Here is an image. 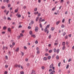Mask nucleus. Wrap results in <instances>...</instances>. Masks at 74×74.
I'll list each match as a JSON object with an SVG mask.
<instances>
[{
	"instance_id": "f257e3e1",
	"label": "nucleus",
	"mask_w": 74,
	"mask_h": 74,
	"mask_svg": "<svg viewBox=\"0 0 74 74\" xmlns=\"http://www.w3.org/2000/svg\"><path fill=\"white\" fill-rule=\"evenodd\" d=\"M38 27H36L35 29V32H38Z\"/></svg>"
},
{
	"instance_id": "f03ea898",
	"label": "nucleus",
	"mask_w": 74,
	"mask_h": 74,
	"mask_svg": "<svg viewBox=\"0 0 74 74\" xmlns=\"http://www.w3.org/2000/svg\"><path fill=\"white\" fill-rule=\"evenodd\" d=\"M45 32H47V34H48V33H49V31H48V29H47V28H46L45 29Z\"/></svg>"
},
{
	"instance_id": "7ed1b4c3",
	"label": "nucleus",
	"mask_w": 74,
	"mask_h": 74,
	"mask_svg": "<svg viewBox=\"0 0 74 74\" xmlns=\"http://www.w3.org/2000/svg\"><path fill=\"white\" fill-rule=\"evenodd\" d=\"M53 66V64H52L50 66V69L52 68Z\"/></svg>"
},
{
	"instance_id": "20e7f679",
	"label": "nucleus",
	"mask_w": 74,
	"mask_h": 74,
	"mask_svg": "<svg viewBox=\"0 0 74 74\" xmlns=\"http://www.w3.org/2000/svg\"><path fill=\"white\" fill-rule=\"evenodd\" d=\"M60 21H57L56 23V25H59V23H60Z\"/></svg>"
},
{
	"instance_id": "39448f33",
	"label": "nucleus",
	"mask_w": 74,
	"mask_h": 74,
	"mask_svg": "<svg viewBox=\"0 0 74 74\" xmlns=\"http://www.w3.org/2000/svg\"><path fill=\"white\" fill-rule=\"evenodd\" d=\"M55 72V71H53L51 72L50 73V74H53Z\"/></svg>"
},
{
	"instance_id": "423d86ee",
	"label": "nucleus",
	"mask_w": 74,
	"mask_h": 74,
	"mask_svg": "<svg viewBox=\"0 0 74 74\" xmlns=\"http://www.w3.org/2000/svg\"><path fill=\"white\" fill-rule=\"evenodd\" d=\"M18 18H20V17H21V14H17L16 15V16H18Z\"/></svg>"
},
{
	"instance_id": "0eeeda50",
	"label": "nucleus",
	"mask_w": 74,
	"mask_h": 74,
	"mask_svg": "<svg viewBox=\"0 0 74 74\" xmlns=\"http://www.w3.org/2000/svg\"><path fill=\"white\" fill-rule=\"evenodd\" d=\"M31 37H34V38H36V35L33 34L31 35Z\"/></svg>"
},
{
	"instance_id": "6e6552de",
	"label": "nucleus",
	"mask_w": 74,
	"mask_h": 74,
	"mask_svg": "<svg viewBox=\"0 0 74 74\" xmlns=\"http://www.w3.org/2000/svg\"><path fill=\"white\" fill-rule=\"evenodd\" d=\"M49 26H50L49 25H47L46 27V28L47 29H48V28L49 27Z\"/></svg>"
},
{
	"instance_id": "1a4fd4ad",
	"label": "nucleus",
	"mask_w": 74,
	"mask_h": 74,
	"mask_svg": "<svg viewBox=\"0 0 74 74\" xmlns=\"http://www.w3.org/2000/svg\"><path fill=\"white\" fill-rule=\"evenodd\" d=\"M34 22V21H32L30 24H29V25H30V24H31V25H32V24H33Z\"/></svg>"
},
{
	"instance_id": "9d476101",
	"label": "nucleus",
	"mask_w": 74,
	"mask_h": 74,
	"mask_svg": "<svg viewBox=\"0 0 74 74\" xmlns=\"http://www.w3.org/2000/svg\"><path fill=\"white\" fill-rule=\"evenodd\" d=\"M8 32H11V29H10V28H9L8 29Z\"/></svg>"
},
{
	"instance_id": "9b49d317",
	"label": "nucleus",
	"mask_w": 74,
	"mask_h": 74,
	"mask_svg": "<svg viewBox=\"0 0 74 74\" xmlns=\"http://www.w3.org/2000/svg\"><path fill=\"white\" fill-rule=\"evenodd\" d=\"M36 73V71L34 70H32V74H34Z\"/></svg>"
},
{
	"instance_id": "f8f14e48",
	"label": "nucleus",
	"mask_w": 74,
	"mask_h": 74,
	"mask_svg": "<svg viewBox=\"0 0 74 74\" xmlns=\"http://www.w3.org/2000/svg\"><path fill=\"white\" fill-rule=\"evenodd\" d=\"M38 14V12H34V15H37V14Z\"/></svg>"
},
{
	"instance_id": "ddd939ff",
	"label": "nucleus",
	"mask_w": 74,
	"mask_h": 74,
	"mask_svg": "<svg viewBox=\"0 0 74 74\" xmlns=\"http://www.w3.org/2000/svg\"><path fill=\"white\" fill-rule=\"evenodd\" d=\"M29 34H30L31 35H32V34H33L32 31H30L29 32Z\"/></svg>"
},
{
	"instance_id": "4468645a",
	"label": "nucleus",
	"mask_w": 74,
	"mask_h": 74,
	"mask_svg": "<svg viewBox=\"0 0 74 74\" xmlns=\"http://www.w3.org/2000/svg\"><path fill=\"white\" fill-rule=\"evenodd\" d=\"M61 64V62H60L58 64V67H60V64Z\"/></svg>"
},
{
	"instance_id": "2eb2a0df",
	"label": "nucleus",
	"mask_w": 74,
	"mask_h": 74,
	"mask_svg": "<svg viewBox=\"0 0 74 74\" xmlns=\"http://www.w3.org/2000/svg\"><path fill=\"white\" fill-rule=\"evenodd\" d=\"M61 27L62 28H64V25L63 24H62L61 25Z\"/></svg>"
},
{
	"instance_id": "dca6fc26",
	"label": "nucleus",
	"mask_w": 74,
	"mask_h": 74,
	"mask_svg": "<svg viewBox=\"0 0 74 74\" xmlns=\"http://www.w3.org/2000/svg\"><path fill=\"white\" fill-rule=\"evenodd\" d=\"M65 45V42H62V45Z\"/></svg>"
},
{
	"instance_id": "f3484780",
	"label": "nucleus",
	"mask_w": 74,
	"mask_h": 74,
	"mask_svg": "<svg viewBox=\"0 0 74 74\" xmlns=\"http://www.w3.org/2000/svg\"><path fill=\"white\" fill-rule=\"evenodd\" d=\"M39 16H38L36 20V21H38V19H39Z\"/></svg>"
},
{
	"instance_id": "a211bd4d",
	"label": "nucleus",
	"mask_w": 74,
	"mask_h": 74,
	"mask_svg": "<svg viewBox=\"0 0 74 74\" xmlns=\"http://www.w3.org/2000/svg\"><path fill=\"white\" fill-rule=\"evenodd\" d=\"M43 59L44 60H47V58L46 57H44L43 58Z\"/></svg>"
},
{
	"instance_id": "6ab92c4d",
	"label": "nucleus",
	"mask_w": 74,
	"mask_h": 74,
	"mask_svg": "<svg viewBox=\"0 0 74 74\" xmlns=\"http://www.w3.org/2000/svg\"><path fill=\"white\" fill-rule=\"evenodd\" d=\"M41 68L42 70H44L45 69V67L44 66H42L41 67Z\"/></svg>"
},
{
	"instance_id": "aec40b11",
	"label": "nucleus",
	"mask_w": 74,
	"mask_h": 74,
	"mask_svg": "<svg viewBox=\"0 0 74 74\" xmlns=\"http://www.w3.org/2000/svg\"><path fill=\"white\" fill-rule=\"evenodd\" d=\"M34 10L35 11H37V8H35Z\"/></svg>"
},
{
	"instance_id": "412c9836",
	"label": "nucleus",
	"mask_w": 74,
	"mask_h": 74,
	"mask_svg": "<svg viewBox=\"0 0 74 74\" xmlns=\"http://www.w3.org/2000/svg\"><path fill=\"white\" fill-rule=\"evenodd\" d=\"M60 51V50H59V49H57V53H59V52Z\"/></svg>"
},
{
	"instance_id": "4be33fe9",
	"label": "nucleus",
	"mask_w": 74,
	"mask_h": 74,
	"mask_svg": "<svg viewBox=\"0 0 74 74\" xmlns=\"http://www.w3.org/2000/svg\"><path fill=\"white\" fill-rule=\"evenodd\" d=\"M65 21V19H64H64H63V20H62V23H64V22Z\"/></svg>"
},
{
	"instance_id": "5701e85b",
	"label": "nucleus",
	"mask_w": 74,
	"mask_h": 74,
	"mask_svg": "<svg viewBox=\"0 0 74 74\" xmlns=\"http://www.w3.org/2000/svg\"><path fill=\"white\" fill-rule=\"evenodd\" d=\"M42 20V18L41 17L39 19V23L41 22V21Z\"/></svg>"
},
{
	"instance_id": "b1692460",
	"label": "nucleus",
	"mask_w": 74,
	"mask_h": 74,
	"mask_svg": "<svg viewBox=\"0 0 74 74\" xmlns=\"http://www.w3.org/2000/svg\"><path fill=\"white\" fill-rule=\"evenodd\" d=\"M65 46H64L62 48V49H63V50H64V49H65Z\"/></svg>"
},
{
	"instance_id": "393cba45",
	"label": "nucleus",
	"mask_w": 74,
	"mask_h": 74,
	"mask_svg": "<svg viewBox=\"0 0 74 74\" xmlns=\"http://www.w3.org/2000/svg\"><path fill=\"white\" fill-rule=\"evenodd\" d=\"M54 29H55V28H54L53 27H52L51 28V30L52 31H53V30H54Z\"/></svg>"
},
{
	"instance_id": "a878e982",
	"label": "nucleus",
	"mask_w": 74,
	"mask_h": 74,
	"mask_svg": "<svg viewBox=\"0 0 74 74\" xmlns=\"http://www.w3.org/2000/svg\"><path fill=\"white\" fill-rule=\"evenodd\" d=\"M10 45V48H13V45Z\"/></svg>"
},
{
	"instance_id": "bb28decb",
	"label": "nucleus",
	"mask_w": 74,
	"mask_h": 74,
	"mask_svg": "<svg viewBox=\"0 0 74 74\" xmlns=\"http://www.w3.org/2000/svg\"><path fill=\"white\" fill-rule=\"evenodd\" d=\"M17 38L18 39H20V38H21V36H17Z\"/></svg>"
},
{
	"instance_id": "cd10ccee",
	"label": "nucleus",
	"mask_w": 74,
	"mask_h": 74,
	"mask_svg": "<svg viewBox=\"0 0 74 74\" xmlns=\"http://www.w3.org/2000/svg\"><path fill=\"white\" fill-rule=\"evenodd\" d=\"M52 52V50H50L49 51V53H51Z\"/></svg>"
},
{
	"instance_id": "c85d7f7f",
	"label": "nucleus",
	"mask_w": 74,
	"mask_h": 74,
	"mask_svg": "<svg viewBox=\"0 0 74 74\" xmlns=\"http://www.w3.org/2000/svg\"><path fill=\"white\" fill-rule=\"evenodd\" d=\"M1 8L2 9H4V8H5V7L4 6H2L1 7Z\"/></svg>"
},
{
	"instance_id": "c756f323",
	"label": "nucleus",
	"mask_w": 74,
	"mask_h": 74,
	"mask_svg": "<svg viewBox=\"0 0 74 74\" xmlns=\"http://www.w3.org/2000/svg\"><path fill=\"white\" fill-rule=\"evenodd\" d=\"M16 51H17V52H18V51H19V48H17V49H16Z\"/></svg>"
},
{
	"instance_id": "7c9ffc66",
	"label": "nucleus",
	"mask_w": 74,
	"mask_h": 74,
	"mask_svg": "<svg viewBox=\"0 0 74 74\" xmlns=\"http://www.w3.org/2000/svg\"><path fill=\"white\" fill-rule=\"evenodd\" d=\"M55 8H56V7H55V8H53L52 9V11H54V10H55Z\"/></svg>"
},
{
	"instance_id": "2f4dec72",
	"label": "nucleus",
	"mask_w": 74,
	"mask_h": 74,
	"mask_svg": "<svg viewBox=\"0 0 74 74\" xmlns=\"http://www.w3.org/2000/svg\"><path fill=\"white\" fill-rule=\"evenodd\" d=\"M3 29L4 30H5V29H7V27H4L3 28Z\"/></svg>"
},
{
	"instance_id": "473e14b6",
	"label": "nucleus",
	"mask_w": 74,
	"mask_h": 74,
	"mask_svg": "<svg viewBox=\"0 0 74 74\" xmlns=\"http://www.w3.org/2000/svg\"><path fill=\"white\" fill-rule=\"evenodd\" d=\"M8 20H10V21L11 20V18H10V17H8Z\"/></svg>"
},
{
	"instance_id": "72a5a7b5",
	"label": "nucleus",
	"mask_w": 74,
	"mask_h": 74,
	"mask_svg": "<svg viewBox=\"0 0 74 74\" xmlns=\"http://www.w3.org/2000/svg\"><path fill=\"white\" fill-rule=\"evenodd\" d=\"M40 27H41V28H42V25H41V24H40Z\"/></svg>"
},
{
	"instance_id": "f704fd0d",
	"label": "nucleus",
	"mask_w": 74,
	"mask_h": 74,
	"mask_svg": "<svg viewBox=\"0 0 74 74\" xmlns=\"http://www.w3.org/2000/svg\"><path fill=\"white\" fill-rule=\"evenodd\" d=\"M20 74H24V72H23V71H21V72H20Z\"/></svg>"
},
{
	"instance_id": "c9c22d12",
	"label": "nucleus",
	"mask_w": 74,
	"mask_h": 74,
	"mask_svg": "<svg viewBox=\"0 0 74 74\" xmlns=\"http://www.w3.org/2000/svg\"><path fill=\"white\" fill-rule=\"evenodd\" d=\"M54 51L55 52H56V49H54Z\"/></svg>"
},
{
	"instance_id": "e433bc0d",
	"label": "nucleus",
	"mask_w": 74,
	"mask_h": 74,
	"mask_svg": "<svg viewBox=\"0 0 74 74\" xmlns=\"http://www.w3.org/2000/svg\"><path fill=\"white\" fill-rule=\"evenodd\" d=\"M51 57L50 56H49L48 57V59H50Z\"/></svg>"
},
{
	"instance_id": "4c0bfd02",
	"label": "nucleus",
	"mask_w": 74,
	"mask_h": 74,
	"mask_svg": "<svg viewBox=\"0 0 74 74\" xmlns=\"http://www.w3.org/2000/svg\"><path fill=\"white\" fill-rule=\"evenodd\" d=\"M69 65H67L66 67V69H69Z\"/></svg>"
},
{
	"instance_id": "58836bf2",
	"label": "nucleus",
	"mask_w": 74,
	"mask_h": 74,
	"mask_svg": "<svg viewBox=\"0 0 74 74\" xmlns=\"http://www.w3.org/2000/svg\"><path fill=\"white\" fill-rule=\"evenodd\" d=\"M71 18H70L69 19V24H70V21H71Z\"/></svg>"
},
{
	"instance_id": "ea45409f",
	"label": "nucleus",
	"mask_w": 74,
	"mask_h": 74,
	"mask_svg": "<svg viewBox=\"0 0 74 74\" xmlns=\"http://www.w3.org/2000/svg\"><path fill=\"white\" fill-rule=\"evenodd\" d=\"M49 38L50 39L51 38V35H50L49 36Z\"/></svg>"
},
{
	"instance_id": "a19ab883",
	"label": "nucleus",
	"mask_w": 74,
	"mask_h": 74,
	"mask_svg": "<svg viewBox=\"0 0 74 74\" xmlns=\"http://www.w3.org/2000/svg\"><path fill=\"white\" fill-rule=\"evenodd\" d=\"M66 45H69V42L68 41H66Z\"/></svg>"
},
{
	"instance_id": "79ce46f5",
	"label": "nucleus",
	"mask_w": 74,
	"mask_h": 74,
	"mask_svg": "<svg viewBox=\"0 0 74 74\" xmlns=\"http://www.w3.org/2000/svg\"><path fill=\"white\" fill-rule=\"evenodd\" d=\"M68 38V36H65V39H67V38Z\"/></svg>"
},
{
	"instance_id": "37998d69",
	"label": "nucleus",
	"mask_w": 74,
	"mask_h": 74,
	"mask_svg": "<svg viewBox=\"0 0 74 74\" xmlns=\"http://www.w3.org/2000/svg\"><path fill=\"white\" fill-rule=\"evenodd\" d=\"M27 66H30V64H29V63H28L27 64Z\"/></svg>"
},
{
	"instance_id": "c03bdc74",
	"label": "nucleus",
	"mask_w": 74,
	"mask_h": 74,
	"mask_svg": "<svg viewBox=\"0 0 74 74\" xmlns=\"http://www.w3.org/2000/svg\"><path fill=\"white\" fill-rule=\"evenodd\" d=\"M66 34V32H64V33H63V35L64 36H65V35Z\"/></svg>"
},
{
	"instance_id": "a18cd8bd",
	"label": "nucleus",
	"mask_w": 74,
	"mask_h": 74,
	"mask_svg": "<svg viewBox=\"0 0 74 74\" xmlns=\"http://www.w3.org/2000/svg\"><path fill=\"white\" fill-rule=\"evenodd\" d=\"M56 58L57 59H58V60L59 59V56H56Z\"/></svg>"
},
{
	"instance_id": "49530a36",
	"label": "nucleus",
	"mask_w": 74,
	"mask_h": 74,
	"mask_svg": "<svg viewBox=\"0 0 74 74\" xmlns=\"http://www.w3.org/2000/svg\"><path fill=\"white\" fill-rule=\"evenodd\" d=\"M5 57L6 59H7H7H8V56H5Z\"/></svg>"
},
{
	"instance_id": "de8ad7c7",
	"label": "nucleus",
	"mask_w": 74,
	"mask_h": 74,
	"mask_svg": "<svg viewBox=\"0 0 74 74\" xmlns=\"http://www.w3.org/2000/svg\"><path fill=\"white\" fill-rule=\"evenodd\" d=\"M71 58L69 59L68 60L69 62H71Z\"/></svg>"
},
{
	"instance_id": "09e8293b",
	"label": "nucleus",
	"mask_w": 74,
	"mask_h": 74,
	"mask_svg": "<svg viewBox=\"0 0 74 74\" xmlns=\"http://www.w3.org/2000/svg\"><path fill=\"white\" fill-rule=\"evenodd\" d=\"M26 6H23V8L24 9H26Z\"/></svg>"
},
{
	"instance_id": "8fccbe9b",
	"label": "nucleus",
	"mask_w": 74,
	"mask_h": 74,
	"mask_svg": "<svg viewBox=\"0 0 74 74\" xmlns=\"http://www.w3.org/2000/svg\"><path fill=\"white\" fill-rule=\"evenodd\" d=\"M6 2L7 3H9V2H10V0H7L6 1Z\"/></svg>"
},
{
	"instance_id": "3c124183",
	"label": "nucleus",
	"mask_w": 74,
	"mask_h": 74,
	"mask_svg": "<svg viewBox=\"0 0 74 74\" xmlns=\"http://www.w3.org/2000/svg\"><path fill=\"white\" fill-rule=\"evenodd\" d=\"M68 36L69 37H71V34H70L68 35Z\"/></svg>"
},
{
	"instance_id": "603ef678",
	"label": "nucleus",
	"mask_w": 74,
	"mask_h": 74,
	"mask_svg": "<svg viewBox=\"0 0 74 74\" xmlns=\"http://www.w3.org/2000/svg\"><path fill=\"white\" fill-rule=\"evenodd\" d=\"M35 44H38V41H37L36 40L35 42Z\"/></svg>"
},
{
	"instance_id": "864d4df0",
	"label": "nucleus",
	"mask_w": 74,
	"mask_h": 74,
	"mask_svg": "<svg viewBox=\"0 0 74 74\" xmlns=\"http://www.w3.org/2000/svg\"><path fill=\"white\" fill-rule=\"evenodd\" d=\"M15 67H18V65H17V64H16L15 65Z\"/></svg>"
},
{
	"instance_id": "5fc2aeb1",
	"label": "nucleus",
	"mask_w": 74,
	"mask_h": 74,
	"mask_svg": "<svg viewBox=\"0 0 74 74\" xmlns=\"http://www.w3.org/2000/svg\"><path fill=\"white\" fill-rule=\"evenodd\" d=\"M37 54H39V53H40V51H37Z\"/></svg>"
},
{
	"instance_id": "6e6d98bb",
	"label": "nucleus",
	"mask_w": 74,
	"mask_h": 74,
	"mask_svg": "<svg viewBox=\"0 0 74 74\" xmlns=\"http://www.w3.org/2000/svg\"><path fill=\"white\" fill-rule=\"evenodd\" d=\"M58 43H56L54 44L55 45H58Z\"/></svg>"
},
{
	"instance_id": "4d7b16f0",
	"label": "nucleus",
	"mask_w": 74,
	"mask_h": 74,
	"mask_svg": "<svg viewBox=\"0 0 74 74\" xmlns=\"http://www.w3.org/2000/svg\"><path fill=\"white\" fill-rule=\"evenodd\" d=\"M39 48H38V47H37L36 48V50H37V51H39Z\"/></svg>"
},
{
	"instance_id": "13d9d810",
	"label": "nucleus",
	"mask_w": 74,
	"mask_h": 74,
	"mask_svg": "<svg viewBox=\"0 0 74 74\" xmlns=\"http://www.w3.org/2000/svg\"><path fill=\"white\" fill-rule=\"evenodd\" d=\"M22 26L21 25H19L18 27L19 28H21V27H22Z\"/></svg>"
},
{
	"instance_id": "bf43d9fd",
	"label": "nucleus",
	"mask_w": 74,
	"mask_h": 74,
	"mask_svg": "<svg viewBox=\"0 0 74 74\" xmlns=\"http://www.w3.org/2000/svg\"><path fill=\"white\" fill-rule=\"evenodd\" d=\"M5 67L6 68H7V67H8V65H6L5 66Z\"/></svg>"
},
{
	"instance_id": "052dcab7",
	"label": "nucleus",
	"mask_w": 74,
	"mask_h": 74,
	"mask_svg": "<svg viewBox=\"0 0 74 74\" xmlns=\"http://www.w3.org/2000/svg\"><path fill=\"white\" fill-rule=\"evenodd\" d=\"M11 6V5L10 4H9L8 5V7H10Z\"/></svg>"
},
{
	"instance_id": "680f3d73",
	"label": "nucleus",
	"mask_w": 74,
	"mask_h": 74,
	"mask_svg": "<svg viewBox=\"0 0 74 74\" xmlns=\"http://www.w3.org/2000/svg\"><path fill=\"white\" fill-rule=\"evenodd\" d=\"M8 73L7 72V71H5V73H4V74H7Z\"/></svg>"
},
{
	"instance_id": "e2e57ef3",
	"label": "nucleus",
	"mask_w": 74,
	"mask_h": 74,
	"mask_svg": "<svg viewBox=\"0 0 74 74\" xmlns=\"http://www.w3.org/2000/svg\"><path fill=\"white\" fill-rule=\"evenodd\" d=\"M24 49H27V47H26V46H24Z\"/></svg>"
},
{
	"instance_id": "0e129e2a",
	"label": "nucleus",
	"mask_w": 74,
	"mask_h": 74,
	"mask_svg": "<svg viewBox=\"0 0 74 74\" xmlns=\"http://www.w3.org/2000/svg\"><path fill=\"white\" fill-rule=\"evenodd\" d=\"M18 12V10L16 9L15 10V12Z\"/></svg>"
},
{
	"instance_id": "69168bd1",
	"label": "nucleus",
	"mask_w": 74,
	"mask_h": 74,
	"mask_svg": "<svg viewBox=\"0 0 74 74\" xmlns=\"http://www.w3.org/2000/svg\"><path fill=\"white\" fill-rule=\"evenodd\" d=\"M25 60L26 62H27L28 61V59H26Z\"/></svg>"
},
{
	"instance_id": "338daca9",
	"label": "nucleus",
	"mask_w": 74,
	"mask_h": 74,
	"mask_svg": "<svg viewBox=\"0 0 74 74\" xmlns=\"http://www.w3.org/2000/svg\"><path fill=\"white\" fill-rule=\"evenodd\" d=\"M45 20L44 19H42L41 20V22H44V21H45Z\"/></svg>"
},
{
	"instance_id": "774afa93",
	"label": "nucleus",
	"mask_w": 74,
	"mask_h": 74,
	"mask_svg": "<svg viewBox=\"0 0 74 74\" xmlns=\"http://www.w3.org/2000/svg\"><path fill=\"white\" fill-rule=\"evenodd\" d=\"M38 2L39 3H41V0H38Z\"/></svg>"
}]
</instances>
